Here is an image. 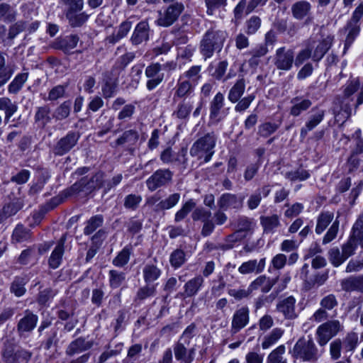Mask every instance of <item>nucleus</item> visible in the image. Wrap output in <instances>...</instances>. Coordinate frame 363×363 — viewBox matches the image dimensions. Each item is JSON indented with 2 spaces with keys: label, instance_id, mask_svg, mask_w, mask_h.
I'll return each mask as SVG.
<instances>
[{
  "label": "nucleus",
  "instance_id": "3c124183",
  "mask_svg": "<svg viewBox=\"0 0 363 363\" xmlns=\"http://www.w3.org/2000/svg\"><path fill=\"white\" fill-rule=\"evenodd\" d=\"M245 238V235H241L239 232H234L229 235L225 241V243L218 244L217 249L222 250H228L233 247L234 244L238 241H240Z\"/></svg>",
  "mask_w": 363,
  "mask_h": 363
},
{
  "label": "nucleus",
  "instance_id": "69168bd1",
  "mask_svg": "<svg viewBox=\"0 0 363 363\" xmlns=\"http://www.w3.org/2000/svg\"><path fill=\"white\" fill-rule=\"evenodd\" d=\"M70 113V102L65 101L61 104L55 110L53 113V117L56 120H63L67 118Z\"/></svg>",
  "mask_w": 363,
  "mask_h": 363
},
{
  "label": "nucleus",
  "instance_id": "1a4fd4ad",
  "mask_svg": "<svg viewBox=\"0 0 363 363\" xmlns=\"http://www.w3.org/2000/svg\"><path fill=\"white\" fill-rule=\"evenodd\" d=\"M161 70L162 65L159 62L151 63L145 68V74L148 79L146 87L149 91L155 89L164 80V74Z\"/></svg>",
  "mask_w": 363,
  "mask_h": 363
},
{
  "label": "nucleus",
  "instance_id": "8fccbe9b",
  "mask_svg": "<svg viewBox=\"0 0 363 363\" xmlns=\"http://www.w3.org/2000/svg\"><path fill=\"white\" fill-rule=\"evenodd\" d=\"M346 30L347 31V35L345 40V49H347L359 35L360 30L359 26L358 23H354V22L350 21L347 23Z\"/></svg>",
  "mask_w": 363,
  "mask_h": 363
},
{
  "label": "nucleus",
  "instance_id": "2eb2a0df",
  "mask_svg": "<svg viewBox=\"0 0 363 363\" xmlns=\"http://www.w3.org/2000/svg\"><path fill=\"white\" fill-rule=\"evenodd\" d=\"M243 199L235 194H224L218 201V205L223 210L230 208L240 209L242 206Z\"/></svg>",
  "mask_w": 363,
  "mask_h": 363
},
{
  "label": "nucleus",
  "instance_id": "6ab92c4d",
  "mask_svg": "<svg viewBox=\"0 0 363 363\" xmlns=\"http://www.w3.org/2000/svg\"><path fill=\"white\" fill-rule=\"evenodd\" d=\"M296 299L293 296L287 297L280 301L277 305V309L287 319H294L296 317L295 311Z\"/></svg>",
  "mask_w": 363,
  "mask_h": 363
},
{
  "label": "nucleus",
  "instance_id": "f03ea898",
  "mask_svg": "<svg viewBox=\"0 0 363 363\" xmlns=\"http://www.w3.org/2000/svg\"><path fill=\"white\" fill-rule=\"evenodd\" d=\"M226 38L227 33L223 30H209L205 33L200 50L206 60L211 57L216 50H221Z\"/></svg>",
  "mask_w": 363,
  "mask_h": 363
},
{
  "label": "nucleus",
  "instance_id": "72a5a7b5",
  "mask_svg": "<svg viewBox=\"0 0 363 363\" xmlns=\"http://www.w3.org/2000/svg\"><path fill=\"white\" fill-rule=\"evenodd\" d=\"M181 196L179 193L169 195L166 199L160 201L156 206V211H165L174 207L180 201Z\"/></svg>",
  "mask_w": 363,
  "mask_h": 363
},
{
  "label": "nucleus",
  "instance_id": "39448f33",
  "mask_svg": "<svg viewBox=\"0 0 363 363\" xmlns=\"http://www.w3.org/2000/svg\"><path fill=\"white\" fill-rule=\"evenodd\" d=\"M342 329V326L337 320H328L320 325L315 332L318 345L320 346H325Z\"/></svg>",
  "mask_w": 363,
  "mask_h": 363
},
{
  "label": "nucleus",
  "instance_id": "412c9836",
  "mask_svg": "<svg viewBox=\"0 0 363 363\" xmlns=\"http://www.w3.org/2000/svg\"><path fill=\"white\" fill-rule=\"evenodd\" d=\"M311 10V4L305 0L298 1L291 6L293 16L298 20H303L307 17Z\"/></svg>",
  "mask_w": 363,
  "mask_h": 363
},
{
  "label": "nucleus",
  "instance_id": "a211bd4d",
  "mask_svg": "<svg viewBox=\"0 0 363 363\" xmlns=\"http://www.w3.org/2000/svg\"><path fill=\"white\" fill-rule=\"evenodd\" d=\"M149 24L146 21H141L137 24L130 38L133 45H140L149 39Z\"/></svg>",
  "mask_w": 363,
  "mask_h": 363
},
{
  "label": "nucleus",
  "instance_id": "ea45409f",
  "mask_svg": "<svg viewBox=\"0 0 363 363\" xmlns=\"http://www.w3.org/2000/svg\"><path fill=\"white\" fill-rule=\"evenodd\" d=\"M28 72L18 74L12 82L9 84L8 91L10 94H17L28 80Z\"/></svg>",
  "mask_w": 363,
  "mask_h": 363
},
{
  "label": "nucleus",
  "instance_id": "4d7b16f0",
  "mask_svg": "<svg viewBox=\"0 0 363 363\" xmlns=\"http://www.w3.org/2000/svg\"><path fill=\"white\" fill-rule=\"evenodd\" d=\"M351 236L363 248V222L357 220L353 225Z\"/></svg>",
  "mask_w": 363,
  "mask_h": 363
},
{
  "label": "nucleus",
  "instance_id": "f8f14e48",
  "mask_svg": "<svg viewBox=\"0 0 363 363\" xmlns=\"http://www.w3.org/2000/svg\"><path fill=\"white\" fill-rule=\"evenodd\" d=\"M249 309L247 307H242L234 313L231 323V333H237L245 328L249 323Z\"/></svg>",
  "mask_w": 363,
  "mask_h": 363
},
{
  "label": "nucleus",
  "instance_id": "c9c22d12",
  "mask_svg": "<svg viewBox=\"0 0 363 363\" xmlns=\"http://www.w3.org/2000/svg\"><path fill=\"white\" fill-rule=\"evenodd\" d=\"M17 11L16 9L7 3L0 4V19L10 23L16 20Z\"/></svg>",
  "mask_w": 363,
  "mask_h": 363
},
{
  "label": "nucleus",
  "instance_id": "58836bf2",
  "mask_svg": "<svg viewBox=\"0 0 363 363\" xmlns=\"http://www.w3.org/2000/svg\"><path fill=\"white\" fill-rule=\"evenodd\" d=\"M286 352V347L281 345L273 350L267 356L266 363H287L284 357Z\"/></svg>",
  "mask_w": 363,
  "mask_h": 363
},
{
  "label": "nucleus",
  "instance_id": "09e8293b",
  "mask_svg": "<svg viewBox=\"0 0 363 363\" xmlns=\"http://www.w3.org/2000/svg\"><path fill=\"white\" fill-rule=\"evenodd\" d=\"M248 289L250 294L258 289L267 292L270 289L269 279L265 276H259L250 284Z\"/></svg>",
  "mask_w": 363,
  "mask_h": 363
},
{
  "label": "nucleus",
  "instance_id": "cd10ccee",
  "mask_svg": "<svg viewBox=\"0 0 363 363\" xmlns=\"http://www.w3.org/2000/svg\"><path fill=\"white\" fill-rule=\"evenodd\" d=\"M92 346L90 342L86 341L84 339L78 338L72 341L66 350V354L68 356H73L83 351L89 350Z\"/></svg>",
  "mask_w": 363,
  "mask_h": 363
},
{
  "label": "nucleus",
  "instance_id": "37998d69",
  "mask_svg": "<svg viewBox=\"0 0 363 363\" xmlns=\"http://www.w3.org/2000/svg\"><path fill=\"white\" fill-rule=\"evenodd\" d=\"M22 208L20 203H9L0 210V223L16 215Z\"/></svg>",
  "mask_w": 363,
  "mask_h": 363
},
{
  "label": "nucleus",
  "instance_id": "0e129e2a",
  "mask_svg": "<svg viewBox=\"0 0 363 363\" xmlns=\"http://www.w3.org/2000/svg\"><path fill=\"white\" fill-rule=\"evenodd\" d=\"M185 261V253L182 250H176L170 255L169 262L175 269L180 267Z\"/></svg>",
  "mask_w": 363,
  "mask_h": 363
},
{
  "label": "nucleus",
  "instance_id": "a878e982",
  "mask_svg": "<svg viewBox=\"0 0 363 363\" xmlns=\"http://www.w3.org/2000/svg\"><path fill=\"white\" fill-rule=\"evenodd\" d=\"M65 238L62 237L57 245L52 252L49 259V265L52 269H57L61 264L64 254V244Z\"/></svg>",
  "mask_w": 363,
  "mask_h": 363
},
{
  "label": "nucleus",
  "instance_id": "b1692460",
  "mask_svg": "<svg viewBox=\"0 0 363 363\" xmlns=\"http://www.w3.org/2000/svg\"><path fill=\"white\" fill-rule=\"evenodd\" d=\"M284 334V330L275 328L270 333L264 336L262 342V348L267 350L274 345Z\"/></svg>",
  "mask_w": 363,
  "mask_h": 363
},
{
  "label": "nucleus",
  "instance_id": "5fc2aeb1",
  "mask_svg": "<svg viewBox=\"0 0 363 363\" xmlns=\"http://www.w3.org/2000/svg\"><path fill=\"white\" fill-rule=\"evenodd\" d=\"M108 276L110 286L113 289L118 288L125 279V273L117 270H110Z\"/></svg>",
  "mask_w": 363,
  "mask_h": 363
},
{
  "label": "nucleus",
  "instance_id": "a19ab883",
  "mask_svg": "<svg viewBox=\"0 0 363 363\" xmlns=\"http://www.w3.org/2000/svg\"><path fill=\"white\" fill-rule=\"evenodd\" d=\"M293 106L291 108L290 113L294 116H299L303 111L307 110L312 104L309 99L299 100L295 97L291 100Z\"/></svg>",
  "mask_w": 363,
  "mask_h": 363
},
{
  "label": "nucleus",
  "instance_id": "7c9ffc66",
  "mask_svg": "<svg viewBox=\"0 0 363 363\" xmlns=\"http://www.w3.org/2000/svg\"><path fill=\"white\" fill-rule=\"evenodd\" d=\"M260 223L265 233H274L275 229L280 225L279 217L276 214L261 216Z\"/></svg>",
  "mask_w": 363,
  "mask_h": 363
},
{
  "label": "nucleus",
  "instance_id": "2f4dec72",
  "mask_svg": "<svg viewBox=\"0 0 363 363\" xmlns=\"http://www.w3.org/2000/svg\"><path fill=\"white\" fill-rule=\"evenodd\" d=\"M245 89V80L243 79H238L229 91L228 100L232 103H236L243 95Z\"/></svg>",
  "mask_w": 363,
  "mask_h": 363
},
{
  "label": "nucleus",
  "instance_id": "79ce46f5",
  "mask_svg": "<svg viewBox=\"0 0 363 363\" xmlns=\"http://www.w3.org/2000/svg\"><path fill=\"white\" fill-rule=\"evenodd\" d=\"M161 273V270L154 264H147L143 269V278L146 283L156 281Z\"/></svg>",
  "mask_w": 363,
  "mask_h": 363
},
{
  "label": "nucleus",
  "instance_id": "9b49d317",
  "mask_svg": "<svg viewBox=\"0 0 363 363\" xmlns=\"http://www.w3.org/2000/svg\"><path fill=\"white\" fill-rule=\"evenodd\" d=\"M79 135L74 132H69L62 138L54 148V153L57 155H63L68 152L77 143Z\"/></svg>",
  "mask_w": 363,
  "mask_h": 363
},
{
  "label": "nucleus",
  "instance_id": "680f3d73",
  "mask_svg": "<svg viewBox=\"0 0 363 363\" xmlns=\"http://www.w3.org/2000/svg\"><path fill=\"white\" fill-rule=\"evenodd\" d=\"M103 223V218L101 216H96L91 217L86 223L84 228V233L85 235H90L93 233Z\"/></svg>",
  "mask_w": 363,
  "mask_h": 363
},
{
  "label": "nucleus",
  "instance_id": "a18cd8bd",
  "mask_svg": "<svg viewBox=\"0 0 363 363\" xmlns=\"http://www.w3.org/2000/svg\"><path fill=\"white\" fill-rule=\"evenodd\" d=\"M196 201L190 199L185 201L181 208L177 211L174 216V220L176 222H179L184 219L187 215L196 207Z\"/></svg>",
  "mask_w": 363,
  "mask_h": 363
},
{
  "label": "nucleus",
  "instance_id": "aec40b11",
  "mask_svg": "<svg viewBox=\"0 0 363 363\" xmlns=\"http://www.w3.org/2000/svg\"><path fill=\"white\" fill-rule=\"evenodd\" d=\"M174 353L177 360L184 363H191L194 359V349L187 350V348L181 342H177L174 345Z\"/></svg>",
  "mask_w": 363,
  "mask_h": 363
},
{
  "label": "nucleus",
  "instance_id": "e2e57ef3",
  "mask_svg": "<svg viewBox=\"0 0 363 363\" xmlns=\"http://www.w3.org/2000/svg\"><path fill=\"white\" fill-rule=\"evenodd\" d=\"M237 232H239L241 235H245L250 232H252L254 228V224L247 218H240L238 219L237 223Z\"/></svg>",
  "mask_w": 363,
  "mask_h": 363
},
{
  "label": "nucleus",
  "instance_id": "bf43d9fd",
  "mask_svg": "<svg viewBox=\"0 0 363 363\" xmlns=\"http://www.w3.org/2000/svg\"><path fill=\"white\" fill-rule=\"evenodd\" d=\"M313 47V45L309 44L307 48L299 51L296 58H294V63L296 66H300L310 57H312V50Z\"/></svg>",
  "mask_w": 363,
  "mask_h": 363
},
{
  "label": "nucleus",
  "instance_id": "20e7f679",
  "mask_svg": "<svg viewBox=\"0 0 363 363\" xmlns=\"http://www.w3.org/2000/svg\"><path fill=\"white\" fill-rule=\"evenodd\" d=\"M104 180V173L97 172L94 175L89 177L85 176L74 183L67 189V194L69 196L79 193L90 194L96 189L101 186Z\"/></svg>",
  "mask_w": 363,
  "mask_h": 363
},
{
  "label": "nucleus",
  "instance_id": "0eeeda50",
  "mask_svg": "<svg viewBox=\"0 0 363 363\" xmlns=\"http://www.w3.org/2000/svg\"><path fill=\"white\" fill-rule=\"evenodd\" d=\"M173 172L169 169L156 170L145 182L147 188L150 191L165 186L172 181Z\"/></svg>",
  "mask_w": 363,
  "mask_h": 363
},
{
  "label": "nucleus",
  "instance_id": "6e6552de",
  "mask_svg": "<svg viewBox=\"0 0 363 363\" xmlns=\"http://www.w3.org/2000/svg\"><path fill=\"white\" fill-rule=\"evenodd\" d=\"M273 61L278 69L289 71L294 62V52L285 47L279 48L276 50Z\"/></svg>",
  "mask_w": 363,
  "mask_h": 363
},
{
  "label": "nucleus",
  "instance_id": "dca6fc26",
  "mask_svg": "<svg viewBox=\"0 0 363 363\" xmlns=\"http://www.w3.org/2000/svg\"><path fill=\"white\" fill-rule=\"evenodd\" d=\"M340 285L342 289L345 291L363 293V274L343 279L340 281Z\"/></svg>",
  "mask_w": 363,
  "mask_h": 363
},
{
  "label": "nucleus",
  "instance_id": "c03bdc74",
  "mask_svg": "<svg viewBox=\"0 0 363 363\" xmlns=\"http://www.w3.org/2000/svg\"><path fill=\"white\" fill-rule=\"evenodd\" d=\"M132 23L130 21H124L121 23L118 30L108 38L110 43H116L121 39L125 37L131 29Z\"/></svg>",
  "mask_w": 363,
  "mask_h": 363
},
{
  "label": "nucleus",
  "instance_id": "13d9d810",
  "mask_svg": "<svg viewBox=\"0 0 363 363\" xmlns=\"http://www.w3.org/2000/svg\"><path fill=\"white\" fill-rule=\"evenodd\" d=\"M26 279L23 277H16L11 286V291L20 297L26 292L25 284Z\"/></svg>",
  "mask_w": 363,
  "mask_h": 363
},
{
  "label": "nucleus",
  "instance_id": "864d4df0",
  "mask_svg": "<svg viewBox=\"0 0 363 363\" xmlns=\"http://www.w3.org/2000/svg\"><path fill=\"white\" fill-rule=\"evenodd\" d=\"M130 254L131 247L129 246L125 247L114 258L113 264L116 267H123L128 262Z\"/></svg>",
  "mask_w": 363,
  "mask_h": 363
},
{
  "label": "nucleus",
  "instance_id": "de8ad7c7",
  "mask_svg": "<svg viewBox=\"0 0 363 363\" xmlns=\"http://www.w3.org/2000/svg\"><path fill=\"white\" fill-rule=\"evenodd\" d=\"M358 334L355 332L348 333L342 340L345 352H353L358 345Z\"/></svg>",
  "mask_w": 363,
  "mask_h": 363
},
{
  "label": "nucleus",
  "instance_id": "6e6d98bb",
  "mask_svg": "<svg viewBox=\"0 0 363 363\" xmlns=\"http://www.w3.org/2000/svg\"><path fill=\"white\" fill-rule=\"evenodd\" d=\"M206 13L213 16L216 11L224 9L228 4V0H205Z\"/></svg>",
  "mask_w": 363,
  "mask_h": 363
},
{
  "label": "nucleus",
  "instance_id": "7ed1b4c3",
  "mask_svg": "<svg viewBox=\"0 0 363 363\" xmlns=\"http://www.w3.org/2000/svg\"><path fill=\"white\" fill-rule=\"evenodd\" d=\"M289 353L294 358L303 362H315L320 356L313 340L310 337L299 338Z\"/></svg>",
  "mask_w": 363,
  "mask_h": 363
},
{
  "label": "nucleus",
  "instance_id": "e433bc0d",
  "mask_svg": "<svg viewBox=\"0 0 363 363\" xmlns=\"http://www.w3.org/2000/svg\"><path fill=\"white\" fill-rule=\"evenodd\" d=\"M38 322L37 315L28 313L18 323V328L20 331L28 332L32 330Z\"/></svg>",
  "mask_w": 363,
  "mask_h": 363
},
{
  "label": "nucleus",
  "instance_id": "9d476101",
  "mask_svg": "<svg viewBox=\"0 0 363 363\" xmlns=\"http://www.w3.org/2000/svg\"><path fill=\"white\" fill-rule=\"evenodd\" d=\"M223 106L224 96L218 92L210 103L209 123L211 124H216L224 118L222 111Z\"/></svg>",
  "mask_w": 363,
  "mask_h": 363
},
{
  "label": "nucleus",
  "instance_id": "f257e3e1",
  "mask_svg": "<svg viewBox=\"0 0 363 363\" xmlns=\"http://www.w3.org/2000/svg\"><path fill=\"white\" fill-rule=\"evenodd\" d=\"M217 137L213 132L208 133L198 138L190 148V155L196 157L199 160H203V162H208L215 151Z\"/></svg>",
  "mask_w": 363,
  "mask_h": 363
},
{
  "label": "nucleus",
  "instance_id": "4468645a",
  "mask_svg": "<svg viewBox=\"0 0 363 363\" xmlns=\"http://www.w3.org/2000/svg\"><path fill=\"white\" fill-rule=\"evenodd\" d=\"M312 114L306 123L305 125L301 128L300 135L302 138H305L307 133L315 128L324 118L325 112L318 108H314L311 111Z\"/></svg>",
  "mask_w": 363,
  "mask_h": 363
},
{
  "label": "nucleus",
  "instance_id": "603ef678",
  "mask_svg": "<svg viewBox=\"0 0 363 363\" xmlns=\"http://www.w3.org/2000/svg\"><path fill=\"white\" fill-rule=\"evenodd\" d=\"M155 291L156 289L154 286H144L138 290L135 297V301L138 303H140L146 298L154 296Z\"/></svg>",
  "mask_w": 363,
  "mask_h": 363
},
{
  "label": "nucleus",
  "instance_id": "ddd939ff",
  "mask_svg": "<svg viewBox=\"0 0 363 363\" xmlns=\"http://www.w3.org/2000/svg\"><path fill=\"white\" fill-rule=\"evenodd\" d=\"M195 86V84L190 82V81L184 80L179 77L175 87L174 99L179 98L192 100Z\"/></svg>",
  "mask_w": 363,
  "mask_h": 363
},
{
  "label": "nucleus",
  "instance_id": "774afa93",
  "mask_svg": "<svg viewBox=\"0 0 363 363\" xmlns=\"http://www.w3.org/2000/svg\"><path fill=\"white\" fill-rule=\"evenodd\" d=\"M338 305V301L334 294H328L325 296L320 301V306L323 308L328 311H331L336 308Z\"/></svg>",
  "mask_w": 363,
  "mask_h": 363
},
{
  "label": "nucleus",
  "instance_id": "49530a36",
  "mask_svg": "<svg viewBox=\"0 0 363 363\" xmlns=\"http://www.w3.org/2000/svg\"><path fill=\"white\" fill-rule=\"evenodd\" d=\"M201 70V66L194 65L191 67L187 71L184 72L182 75H180L179 77L184 80L190 81V82H192L196 86L201 77L200 74Z\"/></svg>",
  "mask_w": 363,
  "mask_h": 363
},
{
  "label": "nucleus",
  "instance_id": "473e14b6",
  "mask_svg": "<svg viewBox=\"0 0 363 363\" xmlns=\"http://www.w3.org/2000/svg\"><path fill=\"white\" fill-rule=\"evenodd\" d=\"M79 40L77 35H67L58 40L57 47L65 53H69L77 47Z\"/></svg>",
  "mask_w": 363,
  "mask_h": 363
},
{
  "label": "nucleus",
  "instance_id": "bb28decb",
  "mask_svg": "<svg viewBox=\"0 0 363 363\" xmlns=\"http://www.w3.org/2000/svg\"><path fill=\"white\" fill-rule=\"evenodd\" d=\"M31 232L23 224L18 223L16 225L11 235L12 243H21L30 240Z\"/></svg>",
  "mask_w": 363,
  "mask_h": 363
},
{
  "label": "nucleus",
  "instance_id": "c85d7f7f",
  "mask_svg": "<svg viewBox=\"0 0 363 363\" xmlns=\"http://www.w3.org/2000/svg\"><path fill=\"white\" fill-rule=\"evenodd\" d=\"M0 111H4V121L7 123L11 116L18 111V106L9 97H0Z\"/></svg>",
  "mask_w": 363,
  "mask_h": 363
},
{
  "label": "nucleus",
  "instance_id": "f3484780",
  "mask_svg": "<svg viewBox=\"0 0 363 363\" xmlns=\"http://www.w3.org/2000/svg\"><path fill=\"white\" fill-rule=\"evenodd\" d=\"M204 279L202 276L198 275L189 279L184 285L182 296L185 298L194 296L203 288Z\"/></svg>",
  "mask_w": 363,
  "mask_h": 363
},
{
  "label": "nucleus",
  "instance_id": "338daca9",
  "mask_svg": "<svg viewBox=\"0 0 363 363\" xmlns=\"http://www.w3.org/2000/svg\"><path fill=\"white\" fill-rule=\"evenodd\" d=\"M343 349L342 340L339 338L330 343V355L333 360H337L341 357V351Z\"/></svg>",
  "mask_w": 363,
  "mask_h": 363
},
{
  "label": "nucleus",
  "instance_id": "393cba45",
  "mask_svg": "<svg viewBox=\"0 0 363 363\" xmlns=\"http://www.w3.org/2000/svg\"><path fill=\"white\" fill-rule=\"evenodd\" d=\"M139 139V133L135 130H128L116 140V146H133Z\"/></svg>",
  "mask_w": 363,
  "mask_h": 363
},
{
  "label": "nucleus",
  "instance_id": "f704fd0d",
  "mask_svg": "<svg viewBox=\"0 0 363 363\" xmlns=\"http://www.w3.org/2000/svg\"><path fill=\"white\" fill-rule=\"evenodd\" d=\"M193 100L183 99L177 106V110L174 112V115L179 119H185L189 117L193 108Z\"/></svg>",
  "mask_w": 363,
  "mask_h": 363
},
{
  "label": "nucleus",
  "instance_id": "4c0bfd02",
  "mask_svg": "<svg viewBox=\"0 0 363 363\" xmlns=\"http://www.w3.org/2000/svg\"><path fill=\"white\" fill-rule=\"evenodd\" d=\"M333 218V213L329 211L321 213L317 218L315 233L318 235L321 234L332 222Z\"/></svg>",
  "mask_w": 363,
  "mask_h": 363
},
{
  "label": "nucleus",
  "instance_id": "423d86ee",
  "mask_svg": "<svg viewBox=\"0 0 363 363\" xmlns=\"http://www.w3.org/2000/svg\"><path fill=\"white\" fill-rule=\"evenodd\" d=\"M184 9L182 3H175L168 6L163 11L157 12V18L155 23L162 27L172 26L179 17Z\"/></svg>",
  "mask_w": 363,
  "mask_h": 363
},
{
  "label": "nucleus",
  "instance_id": "5701e85b",
  "mask_svg": "<svg viewBox=\"0 0 363 363\" xmlns=\"http://www.w3.org/2000/svg\"><path fill=\"white\" fill-rule=\"evenodd\" d=\"M80 11H81L77 10H67L65 12V16L68 20V23L73 28L82 26L89 18L88 14L85 12Z\"/></svg>",
  "mask_w": 363,
  "mask_h": 363
},
{
  "label": "nucleus",
  "instance_id": "052dcab7",
  "mask_svg": "<svg viewBox=\"0 0 363 363\" xmlns=\"http://www.w3.org/2000/svg\"><path fill=\"white\" fill-rule=\"evenodd\" d=\"M328 258L330 263L335 267H339L346 260L337 247H333L329 250Z\"/></svg>",
  "mask_w": 363,
  "mask_h": 363
},
{
  "label": "nucleus",
  "instance_id": "c756f323",
  "mask_svg": "<svg viewBox=\"0 0 363 363\" xmlns=\"http://www.w3.org/2000/svg\"><path fill=\"white\" fill-rule=\"evenodd\" d=\"M35 123L39 126L45 127L52 120L51 111L48 106L38 107L34 116Z\"/></svg>",
  "mask_w": 363,
  "mask_h": 363
},
{
  "label": "nucleus",
  "instance_id": "4be33fe9",
  "mask_svg": "<svg viewBox=\"0 0 363 363\" xmlns=\"http://www.w3.org/2000/svg\"><path fill=\"white\" fill-rule=\"evenodd\" d=\"M333 43V38L331 36H327L325 38L323 39L320 41L317 45H314V51L312 55V59L313 61H319L320 60L327 51L330 48ZM312 45V43H311Z\"/></svg>",
  "mask_w": 363,
  "mask_h": 363
}]
</instances>
